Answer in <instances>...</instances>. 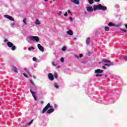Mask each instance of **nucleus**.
<instances>
[{
    "mask_svg": "<svg viewBox=\"0 0 127 127\" xmlns=\"http://www.w3.org/2000/svg\"><path fill=\"white\" fill-rule=\"evenodd\" d=\"M49 109H50L48 110ZM47 110V114H51V113H53V112H54V109H52V106H50V103H48L43 109L42 112V114H44Z\"/></svg>",
    "mask_w": 127,
    "mask_h": 127,
    "instance_id": "nucleus-1",
    "label": "nucleus"
},
{
    "mask_svg": "<svg viewBox=\"0 0 127 127\" xmlns=\"http://www.w3.org/2000/svg\"><path fill=\"white\" fill-rule=\"evenodd\" d=\"M99 9L101 10H107V7L105 6H102L101 4L93 6V10L94 11L96 10H99Z\"/></svg>",
    "mask_w": 127,
    "mask_h": 127,
    "instance_id": "nucleus-2",
    "label": "nucleus"
},
{
    "mask_svg": "<svg viewBox=\"0 0 127 127\" xmlns=\"http://www.w3.org/2000/svg\"><path fill=\"white\" fill-rule=\"evenodd\" d=\"M102 62H104V63H109L105 64V66H108V67L113 65V63H111L109 60L103 59L102 61Z\"/></svg>",
    "mask_w": 127,
    "mask_h": 127,
    "instance_id": "nucleus-3",
    "label": "nucleus"
},
{
    "mask_svg": "<svg viewBox=\"0 0 127 127\" xmlns=\"http://www.w3.org/2000/svg\"><path fill=\"white\" fill-rule=\"evenodd\" d=\"M28 38L30 40H31V41H36V42L39 41V38L37 36H30Z\"/></svg>",
    "mask_w": 127,
    "mask_h": 127,
    "instance_id": "nucleus-4",
    "label": "nucleus"
},
{
    "mask_svg": "<svg viewBox=\"0 0 127 127\" xmlns=\"http://www.w3.org/2000/svg\"><path fill=\"white\" fill-rule=\"evenodd\" d=\"M7 45L8 47L11 48V50H15V49L16 48L15 47V46L13 45V44L10 42H7Z\"/></svg>",
    "mask_w": 127,
    "mask_h": 127,
    "instance_id": "nucleus-5",
    "label": "nucleus"
},
{
    "mask_svg": "<svg viewBox=\"0 0 127 127\" xmlns=\"http://www.w3.org/2000/svg\"><path fill=\"white\" fill-rule=\"evenodd\" d=\"M4 17H6V18L9 19V20H11V21H14V19L12 18L11 16H9L8 15H4Z\"/></svg>",
    "mask_w": 127,
    "mask_h": 127,
    "instance_id": "nucleus-6",
    "label": "nucleus"
},
{
    "mask_svg": "<svg viewBox=\"0 0 127 127\" xmlns=\"http://www.w3.org/2000/svg\"><path fill=\"white\" fill-rule=\"evenodd\" d=\"M30 92H31L33 98L35 100V101H37V98H36V96L35 95H36V93H35V92L32 91V89H30Z\"/></svg>",
    "mask_w": 127,
    "mask_h": 127,
    "instance_id": "nucleus-7",
    "label": "nucleus"
},
{
    "mask_svg": "<svg viewBox=\"0 0 127 127\" xmlns=\"http://www.w3.org/2000/svg\"><path fill=\"white\" fill-rule=\"evenodd\" d=\"M48 78L51 81H53V80H54V76H53V74L51 73H49Z\"/></svg>",
    "mask_w": 127,
    "mask_h": 127,
    "instance_id": "nucleus-8",
    "label": "nucleus"
},
{
    "mask_svg": "<svg viewBox=\"0 0 127 127\" xmlns=\"http://www.w3.org/2000/svg\"><path fill=\"white\" fill-rule=\"evenodd\" d=\"M30 83H31V84H32L33 86L32 87V90H36V89H37V86H36V85H35V84H34V83L33 82V81L32 80H30Z\"/></svg>",
    "mask_w": 127,
    "mask_h": 127,
    "instance_id": "nucleus-9",
    "label": "nucleus"
},
{
    "mask_svg": "<svg viewBox=\"0 0 127 127\" xmlns=\"http://www.w3.org/2000/svg\"><path fill=\"white\" fill-rule=\"evenodd\" d=\"M38 48H39V50H41V51H42L43 52L44 51V48L40 44H38Z\"/></svg>",
    "mask_w": 127,
    "mask_h": 127,
    "instance_id": "nucleus-10",
    "label": "nucleus"
},
{
    "mask_svg": "<svg viewBox=\"0 0 127 127\" xmlns=\"http://www.w3.org/2000/svg\"><path fill=\"white\" fill-rule=\"evenodd\" d=\"M86 9H87V11H88L89 12H91V11H93V10H94L93 9V7H92V6L87 7Z\"/></svg>",
    "mask_w": 127,
    "mask_h": 127,
    "instance_id": "nucleus-11",
    "label": "nucleus"
},
{
    "mask_svg": "<svg viewBox=\"0 0 127 127\" xmlns=\"http://www.w3.org/2000/svg\"><path fill=\"white\" fill-rule=\"evenodd\" d=\"M103 72H104V70L102 69H96L95 70V73H103Z\"/></svg>",
    "mask_w": 127,
    "mask_h": 127,
    "instance_id": "nucleus-12",
    "label": "nucleus"
},
{
    "mask_svg": "<svg viewBox=\"0 0 127 127\" xmlns=\"http://www.w3.org/2000/svg\"><path fill=\"white\" fill-rule=\"evenodd\" d=\"M72 2L75 3V4H79V0H70Z\"/></svg>",
    "mask_w": 127,
    "mask_h": 127,
    "instance_id": "nucleus-13",
    "label": "nucleus"
},
{
    "mask_svg": "<svg viewBox=\"0 0 127 127\" xmlns=\"http://www.w3.org/2000/svg\"><path fill=\"white\" fill-rule=\"evenodd\" d=\"M67 34H68V35H72L73 34V31H72L71 30H69L66 32Z\"/></svg>",
    "mask_w": 127,
    "mask_h": 127,
    "instance_id": "nucleus-14",
    "label": "nucleus"
},
{
    "mask_svg": "<svg viewBox=\"0 0 127 127\" xmlns=\"http://www.w3.org/2000/svg\"><path fill=\"white\" fill-rule=\"evenodd\" d=\"M12 70L14 71V72H15V73H17L18 71H17V68H16V67L13 66L12 68Z\"/></svg>",
    "mask_w": 127,
    "mask_h": 127,
    "instance_id": "nucleus-15",
    "label": "nucleus"
},
{
    "mask_svg": "<svg viewBox=\"0 0 127 127\" xmlns=\"http://www.w3.org/2000/svg\"><path fill=\"white\" fill-rule=\"evenodd\" d=\"M91 39H90V38H88L86 39V44L89 45L90 44V41Z\"/></svg>",
    "mask_w": 127,
    "mask_h": 127,
    "instance_id": "nucleus-16",
    "label": "nucleus"
},
{
    "mask_svg": "<svg viewBox=\"0 0 127 127\" xmlns=\"http://www.w3.org/2000/svg\"><path fill=\"white\" fill-rule=\"evenodd\" d=\"M109 26H115V24L112 23V22H109L108 24Z\"/></svg>",
    "mask_w": 127,
    "mask_h": 127,
    "instance_id": "nucleus-17",
    "label": "nucleus"
},
{
    "mask_svg": "<svg viewBox=\"0 0 127 127\" xmlns=\"http://www.w3.org/2000/svg\"><path fill=\"white\" fill-rule=\"evenodd\" d=\"M88 1L89 2L90 4H93V3H94L93 0H88Z\"/></svg>",
    "mask_w": 127,
    "mask_h": 127,
    "instance_id": "nucleus-18",
    "label": "nucleus"
},
{
    "mask_svg": "<svg viewBox=\"0 0 127 127\" xmlns=\"http://www.w3.org/2000/svg\"><path fill=\"white\" fill-rule=\"evenodd\" d=\"M54 77L55 78H56V79H57V78H58V74H57V72H55Z\"/></svg>",
    "mask_w": 127,
    "mask_h": 127,
    "instance_id": "nucleus-19",
    "label": "nucleus"
},
{
    "mask_svg": "<svg viewBox=\"0 0 127 127\" xmlns=\"http://www.w3.org/2000/svg\"><path fill=\"white\" fill-rule=\"evenodd\" d=\"M104 29H105V31H109V29H110V27H105L104 28Z\"/></svg>",
    "mask_w": 127,
    "mask_h": 127,
    "instance_id": "nucleus-20",
    "label": "nucleus"
},
{
    "mask_svg": "<svg viewBox=\"0 0 127 127\" xmlns=\"http://www.w3.org/2000/svg\"><path fill=\"white\" fill-rule=\"evenodd\" d=\"M28 50H29V51H30V50H34V47H30L28 48Z\"/></svg>",
    "mask_w": 127,
    "mask_h": 127,
    "instance_id": "nucleus-21",
    "label": "nucleus"
},
{
    "mask_svg": "<svg viewBox=\"0 0 127 127\" xmlns=\"http://www.w3.org/2000/svg\"><path fill=\"white\" fill-rule=\"evenodd\" d=\"M35 23H36V24H38V25L40 24V23L39 21L38 20V19L36 20Z\"/></svg>",
    "mask_w": 127,
    "mask_h": 127,
    "instance_id": "nucleus-22",
    "label": "nucleus"
},
{
    "mask_svg": "<svg viewBox=\"0 0 127 127\" xmlns=\"http://www.w3.org/2000/svg\"><path fill=\"white\" fill-rule=\"evenodd\" d=\"M23 22H24V23L25 24H27V23H26V18H24V19H23Z\"/></svg>",
    "mask_w": 127,
    "mask_h": 127,
    "instance_id": "nucleus-23",
    "label": "nucleus"
},
{
    "mask_svg": "<svg viewBox=\"0 0 127 127\" xmlns=\"http://www.w3.org/2000/svg\"><path fill=\"white\" fill-rule=\"evenodd\" d=\"M55 88H57V89H58L59 86L58 85V84L57 83H55Z\"/></svg>",
    "mask_w": 127,
    "mask_h": 127,
    "instance_id": "nucleus-24",
    "label": "nucleus"
},
{
    "mask_svg": "<svg viewBox=\"0 0 127 127\" xmlns=\"http://www.w3.org/2000/svg\"><path fill=\"white\" fill-rule=\"evenodd\" d=\"M24 70L26 71L27 74H28L29 75H30V73H29V71L27 70V69L25 68Z\"/></svg>",
    "mask_w": 127,
    "mask_h": 127,
    "instance_id": "nucleus-25",
    "label": "nucleus"
},
{
    "mask_svg": "<svg viewBox=\"0 0 127 127\" xmlns=\"http://www.w3.org/2000/svg\"><path fill=\"white\" fill-rule=\"evenodd\" d=\"M62 50H63V51H65L66 50V47H64L62 48Z\"/></svg>",
    "mask_w": 127,
    "mask_h": 127,
    "instance_id": "nucleus-26",
    "label": "nucleus"
},
{
    "mask_svg": "<svg viewBox=\"0 0 127 127\" xmlns=\"http://www.w3.org/2000/svg\"><path fill=\"white\" fill-rule=\"evenodd\" d=\"M32 123H33V120H32L31 121V122L28 123V125H30L31 124H32Z\"/></svg>",
    "mask_w": 127,
    "mask_h": 127,
    "instance_id": "nucleus-27",
    "label": "nucleus"
},
{
    "mask_svg": "<svg viewBox=\"0 0 127 127\" xmlns=\"http://www.w3.org/2000/svg\"><path fill=\"white\" fill-rule=\"evenodd\" d=\"M61 62H62V63L64 62V58H62L61 59Z\"/></svg>",
    "mask_w": 127,
    "mask_h": 127,
    "instance_id": "nucleus-28",
    "label": "nucleus"
},
{
    "mask_svg": "<svg viewBox=\"0 0 127 127\" xmlns=\"http://www.w3.org/2000/svg\"><path fill=\"white\" fill-rule=\"evenodd\" d=\"M58 14L59 15H61V14H62V11H60L59 13H58Z\"/></svg>",
    "mask_w": 127,
    "mask_h": 127,
    "instance_id": "nucleus-29",
    "label": "nucleus"
},
{
    "mask_svg": "<svg viewBox=\"0 0 127 127\" xmlns=\"http://www.w3.org/2000/svg\"><path fill=\"white\" fill-rule=\"evenodd\" d=\"M96 77H101V76H102V74H96Z\"/></svg>",
    "mask_w": 127,
    "mask_h": 127,
    "instance_id": "nucleus-30",
    "label": "nucleus"
},
{
    "mask_svg": "<svg viewBox=\"0 0 127 127\" xmlns=\"http://www.w3.org/2000/svg\"><path fill=\"white\" fill-rule=\"evenodd\" d=\"M102 68L103 69H107V67H106V65H105V64L104 65L102 66Z\"/></svg>",
    "mask_w": 127,
    "mask_h": 127,
    "instance_id": "nucleus-31",
    "label": "nucleus"
},
{
    "mask_svg": "<svg viewBox=\"0 0 127 127\" xmlns=\"http://www.w3.org/2000/svg\"><path fill=\"white\" fill-rule=\"evenodd\" d=\"M64 16H68V13L65 12V13L64 14Z\"/></svg>",
    "mask_w": 127,
    "mask_h": 127,
    "instance_id": "nucleus-32",
    "label": "nucleus"
},
{
    "mask_svg": "<svg viewBox=\"0 0 127 127\" xmlns=\"http://www.w3.org/2000/svg\"><path fill=\"white\" fill-rule=\"evenodd\" d=\"M36 60H37L36 58H35V57L33 58V61H36Z\"/></svg>",
    "mask_w": 127,
    "mask_h": 127,
    "instance_id": "nucleus-33",
    "label": "nucleus"
},
{
    "mask_svg": "<svg viewBox=\"0 0 127 127\" xmlns=\"http://www.w3.org/2000/svg\"><path fill=\"white\" fill-rule=\"evenodd\" d=\"M23 75L24 76V77H26V78H27V75H26V74L25 73H23Z\"/></svg>",
    "mask_w": 127,
    "mask_h": 127,
    "instance_id": "nucleus-34",
    "label": "nucleus"
},
{
    "mask_svg": "<svg viewBox=\"0 0 127 127\" xmlns=\"http://www.w3.org/2000/svg\"><path fill=\"white\" fill-rule=\"evenodd\" d=\"M121 30H122V31H124V32H127V30L124 29H122Z\"/></svg>",
    "mask_w": 127,
    "mask_h": 127,
    "instance_id": "nucleus-35",
    "label": "nucleus"
},
{
    "mask_svg": "<svg viewBox=\"0 0 127 127\" xmlns=\"http://www.w3.org/2000/svg\"><path fill=\"white\" fill-rule=\"evenodd\" d=\"M83 56V54H81L79 55L80 58H81V57Z\"/></svg>",
    "mask_w": 127,
    "mask_h": 127,
    "instance_id": "nucleus-36",
    "label": "nucleus"
},
{
    "mask_svg": "<svg viewBox=\"0 0 127 127\" xmlns=\"http://www.w3.org/2000/svg\"><path fill=\"white\" fill-rule=\"evenodd\" d=\"M94 1H96L97 2H99L100 0H94Z\"/></svg>",
    "mask_w": 127,
    "mask_h": 127,
    "instance_id": "nucleus-37",
    "label": "nucleus"
},
{
    "mask_svg": "<svg viewBox=\"0 0 127 127\" xmlns=\"http://www.w3.org/2000/svg\"><path fill=\"white\" fill-rule=\"evenodd\" d=\"M70 21H73V19H72V17H70Z\"/></svg>",
    "mask_w": 127,
    "mask_h": 127,
    "instance_id": "nucleus-38",
    "label": "nucleus"
},
{
    "mask_svg": "<svg viewBox=\"0 0 127 127\" xmlns=\"http://www.w3.org/2000/svg\"><path fill=\"white\" fill-rule=\"evenodd\" d=\"M15 25V24L14 23H11V25L12 26H13V25Z\"/></svg>",
    "mask_w": 127,
    "mask_h": 127,
    "instance_id": "nucleus-39",
    "label": "nucleus"
},
{
    "mask_svg": "<svg viewBox=\"0 0 127 127\" xmlns=\"http://www.w3.org/2000/svg\"><path fill=\"white\" fill-rule=\"evenodd\" d=\"M67 11L68 13H71V12L70 11V10H68Z\"/></svg>",
    "mask_w": 127,
    "mask_h": 127,
    "instance_id": "nucleus-40",
    "label": "nucleus"
},
{
    "mask_svg": "<svg viewBox=\"0 0 127 127\" xmlns=\"http://www.w3.org/2000/svg\"><path fill=\"white\" fill-rule=\"evenodd\" d=\"M4 42H7V39H5V40H4Z\"/></svg>",
    "mask_w": 127,
    "mask_h": 127,
    "instance_id": "nucleus-41",
    "label": "nucleus"
},
{
    "mask_svg": "<svg viewBox=\"0 0 127 127\" xmlns=\"http://www.w3.org/2000/svg\"><path fill=\"white\" fill-rule=\"evenodd\" d=\"M52 64H53V66H55V64H54V63H53Z\"/></svg>",
    "mask_w": 127,
    "mask_h": 127,
    "instance_id": "nucleus-42",
    "label": "nucleus"
},
{
    "mask_svg": "<svg viewBox=\"0 0 127 127\" xmlns=\"http://www.w3.org/2000/svg\"><path fill=\"white\" fill-rule=\"evenodd\" d=\"M127 57H126L125 58V61H127Z\"/></svg>",
    "mask_w": 127,
    "mask_h": 127,
    "instance_id": "nucleus-43",
    "label": "nucleus"
},
{
    "mask_svg": "<svg viewBox=\"0 0 127 127\" xmlns=\"http://www.w3.org/2000/svg\"><path fill=\"white\" fill-rule=\"evenodd\" d=\"M125 27L127 28V24H125Z\"/></svg>",
    "mask_w": 127,
    "mask_h": 127,
    "instance_id": "nucleus-44",
    "label": "nucleus"
},
{
    "mask_svg": "<svg viewBox=\"0 0 127 127\" xmlns=\"http://www.w3.org/2000/svg\"><path fill=\"white\" fill-rule=\"evenodd\" d=\"M76 58H79V57L78 56H75Z\"/></svg>",
    "mask_w": 127,
    "mask_h": 127,
    "instance_id": "nucleus-45",
    "label": "nucleus"
},
{
    "mask_svg": "<svg viewBox=\"0 0 127 127\" xmlns=\"http://www.w3.org/2000/svg\"><path fill=\"white\" fill-rule=\"evenodd\" d=\"M43 103H44V102H43V101H41V104H43Z\"/></svg>",
    "mask_w": 127,
    "mask_h": 127,
    "instance_id": "nucleus-46",
    "label": "nucleus"
},
{
    "mask_svg": "<svg viewBox=\"0 0 127 127\" xmlns=\"http://www.w3.org/2000/svg\"><path fill=\"white\" fill-rule=\"evenodd\" d=\"M33 78H34V79H36V77H35V76H33Z\"/></svg>",
    "mask_w": 127,
    "mask_h": 127,
    "instance_id": "nucleus-47",
    "label": "nucleus"
},
{
    "mask_svg": "<svg viewBox=\"0 0 127 127\" xmlns=\"http://www.w3.org/2000/svg\"><path fill=\"white\" fill-rule=\"evenodd\" d=\"M48 1V0H45V1Z\"/></svg>",
    "mask_w": 127,
    "mask_h": 127,
    "instance_id": "nucleus-48",
    "label": "nucleus"
},
{
    "mask_svg": "<svg viewBox=\"0 0 127 127\" xmlns=\"http://www.w3.org/2000/svg\"><path fill=\"white\" fill-rule=\"evenodd\" d=\"M101 63H101V62H99V64H101Z\"/></svg>",
    "mask_w": 127,
    "mask_h": 127,
    "instance_id": "nucleus-49",
    "label": "nucleus"
},
{
    "mask_svg": "<svg viewBox=\"0 0 127 127\" xmlns=\"http://www.w3.org/2000/svg\"><path fill=\"white\" fill-rule=\"evenodd\" d=\"M55 0H53V1H55Z\"/></svg>",
    "mask_w": 127,
    "mask_h": 127,
    "instance_id": "nucleus-50",
    "label": "nucleus"
},
{
    "mask_svg": "<svg viewBox=\"0 0 127 127\" xmlns=\"http://www.w3.org/2000/svg\"><path fill=\"white\" fill-rule=\"evenodd\" d=\"M107 75H105V77H107Z\"/></svg>",
    "mask_w": 127,
    "mask_h": 127,
    "instance_id": "nucleus-51",
    "label": "nucleus"
}]
</instances>
